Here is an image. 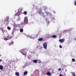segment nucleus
Listing matches in <instances>:
<instances>
[{
	"instance_id": "obj_28",
	"label": "nucleus",
	"mask_w": 76,
	"mask_h": 76,
	"mask_svg": "<svg viewBox=\"0 0 76 76\" xmlns=\"http://www.w3.org/2000/svg\"><path fill=\"white\" fill-rule=\"evenodd\" d=\"M8 39H7V38L6 39V40L7 41Z\"/></svg>"
},
{
	"instance_id": "obj_21",
	"label": "nucleus",
	"mask_w": 76,
	"mask_h": 76,
	"mask_svg": "<svg viewBox=\"0 0 76 76\" xmlns=\"http://www.w3.org/2000/svg\"><path fill=\"white\" fill-rule=\"evenodd\" d=\"M1 31L3 32H5V31L4 30L2 29Z\"/></svg>"
},
{
	"instance_id": "obj_7",
	"label": "nucleus",
	"mask_w": 76,
	"mask_h": 76,
	"mask_svg": "<svg viewBox=\"0 0 76 76\" xmlns=\"http://www.w3.org/2000/svg\"><path fill=\"white\" fill-rule=\"evenodd\" d=\"M42 40H43V38H42L38 39V41H42Z\"/></svg>"
},
{
	"instance_id": "obj_25",
	"label": "nucleus",
	"mask_w": 76,
	"mask_h": 76,
	"mask_svg": "<svg viewBox=\"0 0 76 76\" xmlns=\"http://www.w3.org/2000/svg\"><path fill=\"white\" fill-rule=\"evenodd\" d=\"M20 20V19L19 18L18 19H17V21H19V20Z\"/></svg>"
},
{
	"instance_id": "obj_6",
	"label": "nucleus",
	"mask_w": 76,
	"mask_h": 76,
	"mask_svg": "<svg viewBox=\"0 0 76 76\" xmlns=\"http://www.w3.org/2000/svg\"><path fill=\"white\" fill-rule=\"evenodd\" d=\"M15 75L16 76H19V72H16L15 73Z\"/></svg>"
},
{
	"instance_id": "obj_32",
	"label": "nucleus",
	"mask_w": 76,
	"mask_h": 76,
	"mask_svg": "<svg viewBox=\"0 0 76 76\" xmlns=\"http://www.w3.org/2000/svg\"><path fill=\"white\" fill-rule=\"evenodd\" d=\"M44 8H45V7H43Z\"/></svg>"
},
{
	"instance_id": "obj_11",
	"label": "nucleus",
	"mask_w": 76,
	"mask_h": 76,
	"mask_svg": "<svg viewBox=\"0 0 76 76\" xmlns=\"http://www.w3.org/2000/svg\"><path fill=\"white\" fill-rule=\"evenodd\" d=\"M52 38H57V36L56 35H54L52 36Z\"/></svg>"
},
{
	"instance_id": "obj_3",
	"label": "nucleus",
	"mask_w": 76,
	"mask_h": 76,
	"mask_svg": "<svg viewBox=\"0 0 76 76\" xmlns=\"http://www.w3.org/2000/svg\"><path fill=\"white\" fill-rule=\"evenodd\" d=\"M60 42H64V39H60L59 40Z\"/></svg>"
},
{
	"instance_id": "obj_1",
	"label": "nucleus",
	"mask_w": 76,
	"mask_h": 76,
	"mask_svg": "<svg viewBox=\"0 0 76 76\" xmlns=\"http://www.w3.org/2000/svg\"><path fill=\"white\" fill-rule=\"evenodd\" d=\"M24 24H27L28 22V18L26 17L24 18Z\"/></svg>"
},
{
	"instance_id": "obj_13",
	"label": "nucleus",
	"mask_w": 76,
	"mask_h": 76,
	"mask_svg": "<svg viewBox=\"0 0 76 76\" xmlns=\"http://www.w3.org/2000/svg\"><path fill=\"white\" fill-rule=\"evenodd\" d=\"M20 15V14L18 12L17 13L15 14V16H19Z\"/></svg>"
},
{
	"instance_id": "obj_26",
	"label": "nucleus",
	"mask_w": 76,
	"mask_h": 76,
	"mask_svg": "<svg viewBox=\"0 0 76 76\" xmlns=\"http://www.w3.org/2000/svg\"><path fill=\"white\" fill-rule=\"evenodd\" d=\"M1 61H2V59H0V62H1Z\"/></svg>"
},
{
	"instance_id": "obj_8",
	"label": "nucleus",
	"mask_w": 76,
	"mask_h": 76,
	"mask_svg": "<svg viewBox=\"0 0 76 76\" xmlns=\"http://www.w3.org/2000/svg\"><path fill=\"white\" fill-rule=\"evenodd\" d=\"M34 63H37V62H38V60H34L33 61Z\"/></svg>"
},
{
	"instance_id": "obj_22",
	"label": "nucleus",
	"mask_w": 76,
	"mask_h": 76,
	"mask_svg": "<svg viewBox=\"0 0 76 76\" xmlns=\"http://www.w3.org/2000/svg\"><path fill=\"white\" fill-rule=\"evenodd\" d=\"M74 4L75 5H76V1H75V2H74Z\"/></svg>"
},
{
	"instance_id": "obj_16",
	"label": "nucleus",
	"mask_w": 76,
	"mask_h": 76,
	"mask_svg": "<svg viewBox=\"0 0 76 76\" xmlns=\"http://www.w3.org/2000/svg\"><path fill=\"white\" fill-rule=\"evenodd\" d=\"M7 28L8 30H10V29H11V28L10 27H9V26L7 27Z\"/></svg>"
},
{
	"instance_id": "obj_5",
	"label": "nucleus",
	"mask_w": 76,
	"mask_h": 76,
	"mask_svg": "<svg viewBox=\"0 0 76 76\" xmlns=\"http://www.w3.org/2000/svg\"><path fill=\"white\" fill-rule=\"evenodd\" d=\"M20 53H21L22 54H23V55H24V56H26V54H27V53H24L23 52H20Z\"/></svg>"
},
{
	"instance_id": "obj_4",
	"label": "nucleus",
	"mask_w": 76,
	"mask_h": 76,
	"mask_svg": "<svg viewBox=\"0 0 76 76\" xmlns=\"http://www.w3.org/2000/svg\"><path fill=\"white\" fill-rule=\"evenodd\" d=\"M46 75H48V76H51V74L49 72H47L46 73Z\"/></svg>"
},
{
	"instance_id": "obj_34",
	"label": "nucleus",
	"mask_w": 76,
	"mask_h": 76,
	"mask_svg": "<svg viewBox=\"0 0 76 76\" xmlns=\"http://www.w3.org/2000/svg\"><path fill=\"white\" fill-rule=\"evenodd\" d=\"M0 29H1V28H0Z\"/></svg>"
},
{
	"instance_id": "obj_31",
	"label": "nucleus",
	"mask_w": 76,
	"mask_h": 76,
	"mask_svg": "<svg viewBox=\"0 0 76 76\" xmlns=\"http://www.w3.org/2000/svg\"><path fill=\"white\" fill-rule=\"evenodd\" d=\"M75 39V41H76V39Z\"/></svg>"
},
{
	"instance_id": "obj_15",
	"label": "nucleus",
	"mask_w": 76,
	"mask_h": 76,
	"mask_svg": "<svg viewBox=\"0 0 76 76\" xmlns=\"http://www.w3.org/2000/svg\"><path fill=\"white\" fill-rule=\"evenodd\" d=\"M27 74H28V71L24 72V75H27Z\"/></svg>"
},
{
	"instance_id": "obj_12",
	"label": "nucleus",
	"mask_w": 76,
	"mask_h": 76,
	"mask_svg": "<svg viewBox=\"0 0 76 76\" xmlns=\"http://www.w3.org/2000/svg\"><path fill=\"white\" fill-rule=\"evenodd\" d=\"M18 10V12H22V8H19Z\"/></svg>"
},
{
	"instance_id": "obj_27",
	"label": "nucleus",
	"mask_w": 76,
	"mask_h": 76,
	"mask_svg": "<svg viewBox=\"0 0 76 76\" xmlns=\"http://www.w3.org/2000/svg\"><path fill=\"white\" fill-rule=\"evenodd\" d=\"M49 13H48V12H47V14H48H48H49Z\"/></svg>"
},
{
	"instance_id": "obj_30",
	"label": "nucleus",
	"mask_w": 76,
	"mask_h": 76,
	"mask_svg": "<svg viewBox=\"0 0 76 76\" xmlns=\"http://www.w3.org/2000/svg\"><path fill=\"white\" fill-rule=\"evenodd\" d=\"M4 39V40H6V38H5Z\"/></svg>"
},
{
	"instance_id": "obj_10",
	"label": "nucleus",
	"mask_w": 76,
	"mask_h": 76,
	"mask_svg": "<svg viewBox=\"0 0 76 76\" xmlns=\"http://www.w3.org/2000/svg\"><path fill=\"white\" fill-rule=\"evenodd\" d=\"M13 43H14V42H10L9 44V45H12V44H13Z\"/></svg>"
},
{
	"instance_id": "obj_9",
	"label": "nucleus",
	"mask_w": 76,
	"mask_h": 76,
	"mask_svg": "<svg viewBox=\"0 0 76 76\" xmlns=\"http://www.w3.org/2000/svg\"><path fill=\"white\" fill-rule=\"evenodd\" d=\"M3 66L2 65H0V69L2 70H3Z\"/></svg>"
},
{
	"instance_id": "obj_20",
	"label": "nucleus",
	"mask_w": 76,
	"mask_h": 76,
	"mask_svg": "<svg viewBox=\"0 0 76 76\" xmlns=\"http://www.w3.org/2000/svg\"><path fill=\"white\" fill-rule=\"evenodd\" d=\"M72 73H73V76H76V75H75V73L74 72H72Z\"/></svg>"
},
{
	"instance_id": "obj_2",
	"label": "nucleus",
	"mask_w": 76,
	"mask_h": 76,
	"mask_svg": "<svg viewBox=\"0 0 76 76\" xmlns=\"http://www.w3.org/2000/svg\"><path fill=\"white\" fill-rule=\"evenodd\" d=\"M43 46L44 48L46 50L47 48V43L45 42L43 44Z\"/></svg>"
},
{
	"instance_id": "obj_23",
	"label": "nucleus",
	"mask_w": 76,
	"mask_h": 76,
	"mask_svg": "<svg viewBox=\"0 0 76 76\" xmlns=\"http://www.w3.org/2000/svg\"><path fill=\"white\" fill-rule=\"evenodd\" d=\"M59 47L60 48H62V46H61V45H60Z\"/></svg>"
},
{
	"instance_id": "obj_24",
	"label": "nucleus",
	"mask_w": 76,
	"mask_h": 76,
	"mask_svg": "<svg viewBox=\"0 0 76 76\" xmlns=\"http://www.w3.org/2000/svg\"><path fill=\"white\" fill-rule=\"evenodd\" d=\"M61 68H59L58 69V70L59 71H60V70H61Z\"/></svg>"
},
{
	"instance_id": "obj_14",
	"label": "nucleus",
	"mask_w": 76,
	"mask_h": 76,
	"mask_svg": "<svg viewBox=\"0 0 76 76\" xmlns=\"http://www.w3.org/2000/svg\"><path fill=\"white\" fill-rule=\"evenodd\" d=\"M23 14L25 15H27V12L26 11H24Z\"/></svg>"
},
{
	"instance_id": "obj_33",
	"label": "nucleus",
	"mask_w": 76,
	"mask_h": 76,
	"mask_svg": "<svg viewBox=\"0 0 76 76\" xmlns=\"http://www.w3.org/2000/svg\"><path fill=\"white\" fill-rule=\"evenodd\" d=\"M12 38V37H11V38Z\"/></svg>"
},
{
	"instance_id": "obj_19",
	"label": "nucleus",
	"mask_w": 76,
	"mask_h": 76,
	"mask_svg": "<svg viewBox=\"0 0 76 76\" xmlns=\"http://www.w3.org/2000/svg\"><path fill=\"white\" fill-rule=\"evenodd\" d=\"M72 61H75V59H74V58H73L72 59Z\"/></svg>"
},
{
	"instance_id": "obj_29",
	"label": "nucleus",
	"mask_w": 76,
	"mask_h": 76,
	"mask_svg": "<svg viewBox=\"0 0 76 76\" xmlns=\"http://www.w3.org/2000/svg\"><path fill=\"white\" fill-rule=\"evenodd\" d=\"M21 51H22L23 52V50H22Z\"/></svg>"
},
{
	"instance_id": "obj_18",
	"label": "nucleus",
	"mask_w": 76,
	"mask_h": 76,
	"mask_svg": "<svg viewBox=\"0 0 76 76\" xmlns=\"http://www.w3.org/2000/svg\"><path fill=\"white\" fill-rule=\"evenodd\" d=\"M9 17H7L6 18V20L7 21H8L9 20Z\"/></svg>"
},
{
	"instance_id": "obj_17",
	"label": "nucleus",
	"mask_w": 76,
	"mask_h": 76,
	"mask_svg": "<svg viewBox=\"0 0 76 76\" xmlns=\"http://www.w3.org/2000/svg\"><path fill=\"white\" fill-rule=\"evenodd\" d=\"M20 31L21 32H22L23 31V29H21L20 30Z\"/></svg>"
}]
</instances>
